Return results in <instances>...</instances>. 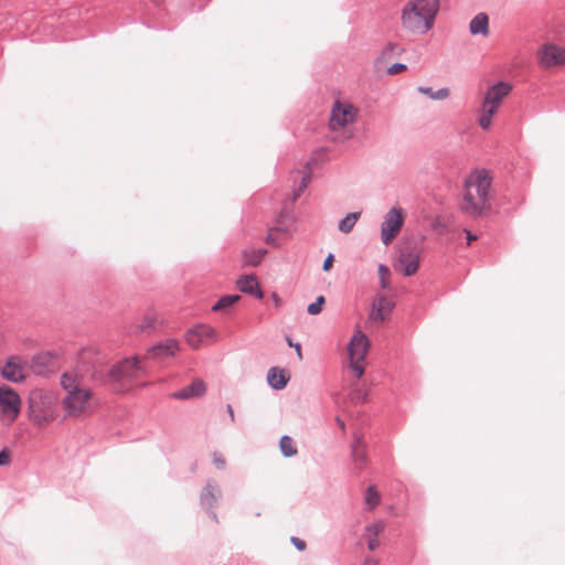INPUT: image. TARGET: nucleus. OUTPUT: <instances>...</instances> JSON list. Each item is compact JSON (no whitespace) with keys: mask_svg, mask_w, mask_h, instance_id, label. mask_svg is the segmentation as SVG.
Here are the masks:
<instances>
[{"mask_svg":"<svg viewBox=\"0 0 565 565\" xmlns=\"http://www.w3.org/2000/svg\"><path fill=\"white\" fill-rule=\"evenodd\" d=\"M491 185L492 175L488 170H472L463 181L459 211L472 218L489 214L492 207Z\"/></svg>","mask_w":565,"mask_h":565,"instance_id":"obj_1","label":"nucleus"},{"mask_svg":"<svg viewBox=\"0 0 565 565\" xmlns=\"http://www.w3.org/2000/svg\"><path fill=\"white\" fill-rule=\"evenodd\" d=\"M439 7V0L406 1L401 10L402 28L412 34L427 33L434 26Z\"/></svg>","mask_w":565,"mask_h":565,"instance_id":"obj_2","label":"nucleus"},{"mask_svg":"<svg viewBox=\"0 0 565 565\" xmlns=\"http://www.w3.org/2000/svg\"><path fill=\"white\" fill-rule=\"evenodd\" d=\"M61 385L66 392L62 401L65 412L70 416L75 417L87 412L90 404L92 392L84 384L83 376L77 371L65 372L61 376Z\"/></svg>","mask_w":565,"mask_h":565,"instance_id":"obj_3","label":"nucleus"},{"mask_svg":"<svg viewBox=\"0 0 565 565\" xmlns=\"http://www.w3.org/2000/svg\"><path fill=\"white\" fill-rule=\"evenodd\" d=\"M57 395L49 390L34 388L28 397L26 415L32 426L43 429L57 417Z\"/></svg>","mask_w":565,"mask_h":565,"instance_id":"obj_4","label":"nucleus"},{"mask_svg":"<svg viewBox=\"0 0 565 565\" xmlns=\"http://www.w3.org/2000/svg\"><path fill=\"white\" fill-rule=\"evenodd\" d=\"M358 109L349 102L337 100L331 109L329 128L334 134L333 139L345 141L352 137L349 127L354 122Z\"/></svg>","mask_w":565,"mask_h":565,"instance_id":"obj_5","label":"nucleus"},{"mask_svg":"<svg viewBox=\"0 0 565 565\" xmlns=\"http://www.w3.org/2000/svg\"><path fill=\"white\" fill-rule=\"evenodd\" d=\"M142 372L139 358L125 359L115 364L109 373V381L114 383L118 391L126 392L132 387V383Z\"/></svg>","mask_w":565,"mask_h":565,"instance_id":"obj_6","label":"nucleus"},{"mask_svg":"<svg viewBox=\"0 0 565 565\" xmlns=\"http://www.w3.org/2000/svg\"><path fill=\"white\" fill-rule=\"evenodd\" d=\"M369 349V338L361 330H356L348 345L350 367L354 372L356 379L362 377L364 374V360Z\"/></svg>","mask_w":565,"mask_h":565,"instance_id":"obj_7","label":"nucleus"},{"mask_svg":"<svg viewBox=\"0 0 565 565\" xmlns=\"http://www.w3.org/2000/svg\"><path fill=\"white\" fill-rule=\"evenodd\" d=\"M22 401L15 390L8 385L0 386V422L12 425L20 415Z\"/></svg>","mask_w":565,"mask_h":565,"instance_id":"obj_8","label":"nucleus"},{"mask_svg":"<svg viewBox=\"0 0 565 565\" xmlns=\"http://www.w3.org/2000/svg\"><path fill=\"white\" fill-rule=\"evenodd\" d=\"M419 263L420 248L416 244L407 242L401 246L394 268L405 276H412L417 273Z\"/></svg>","mask_w":565,"mask_h":565,"instance_id":"obj_9","label":"nucleus"},{"mask_svg":"<svg viewBox=\"0 0 565 565\" xmlns=\"http://www.w3.org/2000/svg\"><path fill=\"white\" fill-rule=\"evenodd\" d=\"M405 221V212L402 207H392L385 215L381 227V238L388 245L398 235Z\"/></svg>","mask_w":565,"mask_h":565,"instance_id":"obj_10","label":"nucleus"},{"mask_svg":"<svg viewBox=\"0 0 565 565\" xmlns=\"http://www.w3.org/2000/svg\"><path fill=\"white\" fill-rule=\"evenodd\" d=\"M185 340L192 349L196 350L203 344L216 342L218 340V335L214 328L205 324H199L188 331Z\"/></svg>","mask_w":565,"mask_h":565,"instance_id":"obj_11","label":"nucleus"},{"mask_svg":"<svg viewBox=\"0 0 565 565\" xmlns=\"http://www.w3.org/2000/svg\"><path fill=\"white\" fill-rule=\"evenodd\" d=\"M537 58L543 68L562 66L565 64V49L554 44H544L537 53Z\"/></svg>","mask_w":565,"mask_h":565,"instance_id":"obj_12","label":"nucleus"},{"mask_svg":"<svg viewBox=\"0 0 565 565\" xmlns=\"http://www.w3.org/2000/svg\"><path fill=\"white\" fill-rule=\"evenodd\" d=\"M1 374L10 382L19 383L24 381L28 374L26 360L19 355H11L3 365Z\"/></svg>","mask_w":565,"mask_h":565,"instance_id":"obj_13","label":"nucleus"},{"mask_svg":"<svg viewBox=\"0 0 565 565\" xmlns=\"http://www.w3.org/2000/svg\"><path fill=\"white\" fill-rule=\"evenodd\" d=\"M494 114V84L488 83L487 90L483 95L479 114V125L482 129H490L492 124V115Z\"/></svg>","mask_w":565,"mask_h":565,"instance_id":"obj_14","label":"nucleus"},{"mask_svg":"<svg viewBox=\"0 0 565 565\" xmlns=\"http://www.w3.org/2000/svg\"><path fill=\"white\" fill-rule=\"evenodd\" d=\"M394 305L383 295H377L372 303L369 319L375 322L384 321L391 313Z\"/></svg>","mask_w":565,"mask_h":565,"instance_id":"obj_15","label":"nucleus"},{"mask_svg":"<svg viewBox=\"0 0 565 565\" xmlns=\"http://www.w3.org/2000/svg\"><path fill=\"white\" fill-rule=\"evenodd\" d=\"M237 287L242 292L253 295L258 299L264 297L257 277L255 275H244L237 279Z\"/></svg>","mask_w":565,"mask_h":565,"instance_id":"obj_16","label":"nucleus"},{"mask_svg":"<svg viewBox=\"0 0 565 565\" xmlns=\"http://www.w3.org/2000/svg\"><path fill=\"white\" fill-rule=\"evenodd\" d=\"M469 31L472 35L488 36L490 34V19L486 13H478L469 24Z\"/></svg>","mask_w":565,"mask_h":565,"instance_id":"obj_17","label":"nucleus"},{"mask_svg":"<svg viewBox=\"0 0 565 565\" xmlns=\"http://www.w3.org/2000/svg\"><path fill=\"white\" fill-rule=\"evenodd\" d=\"M289 381V374L286 370L270 367L267 373V382L275 390H282Z\"/></svg>","mask_w":565,"mask_h":565,"instance_id":"obj_18","label":"nucleus"},{"mask_svg":"<svg viewBox=\"0 0 565 565\" xmlns=\"http://www.w3.org/2000/svg\"><path fill=\"white\" fill-rule=\"evenodd\" d=\"M179 351V343L174 339L167 341L151 348L149 354L154 358L172 356Z\"/></svg>","mask_w":565,"mask_h":565,"instance_id":"obj_19","label":"nucleus"},{"mask_svg":"<svg viewBox=\"0 0 565 565\" xmlns=\"http://www.w3.org/2000/svg\"><path fill=\"white\" fill-rule=\"evenodd\" d=\"M205 393V384L201 380L193 381L189 386L175 392L174 398H192L202 396Z\"/></svg>","mask_w":565,"mask_h":565,"instance_id":"obj_20","label":"nucleus"},{"mask_svg":"<svg viewBox=\"0 0 565 565\" xmlns=\"http://www.w3.org/2000/svg\"><path fill=\"white\" fill-rule=\"evenodd\" d=\"M266 253V249L262 248L245 249L243 252L244 264L253 267L258 266Z\"/></svg>","mask_w":565,"mask_h":565,"instance_id":"obj_21","label":"nucleus"},{"mask_svg":"<svg viewBox=\"0 0 565 565\" xmlns=\"http://www.w3.org/2000/svg\"><path fill=\"white\" fill-rule=\"evenodd\" d=\"M397 50V45L394 43H388L380 53L374 62V66L376 70H381L390 58L393 57L395 51Z\"/></svg>","mask_w":565,"mask_h":565,"instance_id":"obj_22","label":"nucleus"},{"mask_svg":"<svg viewBox=\"0 0 565 565\" xmlns=\"http://www.w3.org/2000/svg\"><path fill=\"white\" fill-rule=\"evenodd\" d=\"M220 495H221V490H220L218 486L215 482H213V483L210 482L204 488L201 498L204 503L212 505Z\"/></svg>","mask_w":565,"mask_h":565,"instance_id":"obj_23","label":"nucleus"},{"mask_svg":"<svg viewBox=\"0 0 565 565\" xmlns=\"http://www.w3.org/2000/svg\"><path fill=\"white\" fill-rule=\"evenodd\" d=\"M352 456H353L354 461L356 463H359L360 467H362L366 461V452H365L364 444L358 437L355 438L354 444L352 446Z\"/></svg>","mask_w":565,"mask_h":565,"instance_id":"obj_24","label":"nucleus"},{"mask_svg":"<svg viewBox=\"0 0 565 565\" xmlns=\"http://www.w3.org/2000/svg\"><path fill=\"white\" fill-rule=\"evenodd\" d=\"M418 92L420 94L428 96L429 98H431L434 100H443L450 96V90H449V88H446V87L440 88L438 90H434L430 87H418Z\"/></svg>","mask_w":565,"mask_h":565,"instance_id":"obj_25","label":"nucleus"},{"mask_svg":"<svg viewBox=\"0 0 565 565\" xmlns=\"http://www.w3.org/2000/svg\"><path fill=\"white\" fill-rule=\"evenodd\" d=\"M360 216V212L349 213L344 218H342L339 222V231H341L342 233H350L354 225L356 224Z\"/></svg>","mask_w":565,"mask_h":565,"instance_id":"obj_26","label":"nucleus"},{"mask_svg":"<svg viewBox=\"0 0 565 565\" xmlns=\"http://www.w3.org/2000/svg\"><path fill=\"white\" fill-rule=\"evenodd\" d=\"M279 447L284 456H296L298 450L295 440L289 436H282L279 441Z\"/></svg>","mask_w":565,"mask_h":565,"instance_id":"obj_27","label":"nucleus"},{"mask_svg":"<svg viewBox=\"0 0 565 565\" xmlns=\"http://www.w3.org/2000/svg\"><path fill=\"white\" fill-rule=\"evenodd\" d=\"M241 299L239 295H227L218 299V301L212 307L213 311L225 310L235 305Z\"/></svg>","mask_w":565,"mask_h":565,"instance_id":"obj_28","label":"nucleus"},{"mask_svg":"<svg viewBox=\"0 0 565 565\" xmlns=\"http://www.w3.org/2000/svg\"><path fill=\"white\" fill-rule=\"evenodd\" d=\"M157 322V317L153 313L143 316L138 324L136 326V329L138 332L145 333L149 332L154 328V324Z\"/></svg>","mask_w":565,"mask_h":565,"instance_id":"obj_29","label":"nucleus"},{"mask_svg":"<svg viewBox=\"0 0 565 565\" xmlns=\"http://www.w3.org/2000/svg\"><path fill=\"white\" fill-rule=\"evenodd\" d=\"M364 501L369 509H374L375 507L379 505L381 497L375 487L371 486L367 488Z\"/></svg>","mask_w":565,"mask_h":565,"instance_id":"obj_30","label":"nucleus"},{"mask_svg":"<svg viewBox=\"0 0 565 565\" xmlns=\"http://www.w3.org/2000/svg\"><path fill=\"white\" fill-rule=\"evenodd\" d=\"M390 269L385 265L379 266V276L382 288H390Z\"/></svg>","mask_w":565,"mask_h":565,"instance_id":"obj_31","label":"nucleus"},{"mask_svg":"<svg viewBox=\"0 0 565 565\" xmlns=\"http://www.w3.org/2000/svg\"><path fill=\"white\" fill-rule=\"evenodd\" d=\"M324 297L323 296H319L316 300V302L313 303H310L307 308V311L309 315H312V316H316L318 313H320L322 311V307L324 305Z\"/></svg>","mask_w":565,"mask_h":565,"instance_id":"obj_32","label":"nucleus"},{"mask_svg":"<svg viewBox=\"0 0 565 565\" xmlns=\"http://www.w3.org/2000/svg\"><path fill=\"white\" fill-rule=\"evenodd\" d=\"M385 524L383 521H376L366 527L369 536L377 537L380 533L384 531Z\"/></svg>","mask_w":565,"mask_h":565,"instance_id":"obj_33","label":"nucleus"},{"mask_svg":"<svg viewBox=\"0 0 565 565\" xmlns=\"http://www.w3.org/2000/svg\"><path fill=\"white\" fill-rule=\"evenodd\" d=\"M512 89V85L504 82L497 83V103L499 99L509 95Z\"/></svg>","mask_w":565,"mask_h":565,"instance_id":"obj_34","label":"nucleus"},{"mask_svg":"<svg viewBox=\"0 0 565 565\" xmlns=\"http://www.w3.org/2000/svg\"><path fill=\"white\" fill-rule=\"evenodd\" d=\"M12 454L8 448L0 451V466H9L11 463Z\"/></svg>","mask_w":565,"mask_h":565,"instance_id":"obj_35","label":"nucleus"},{"mask_svg":"<svg viewBox=\"0 0 565 565\" xmlns=\"http://www.w3.org/2000/svg\"><path fill=\"white\" fill-rule=\"evenodd\" d=\"M406 70V65L402 63H394L387 68V74L395 75L404 72Z\"/></svg>","mask_w":565,"mask_h":565,"instance_id":"obj_36","label":"nucleus"},{"mask_svg":"<svg viewBox=\"0 0 565 565\" xmlns=\"http://www.w3.org/2000/svg\"><path fill=\"white\" fill-rule=\"evenodd\" d=\"M213 462L218 468L222 469L225 467V459L222 457L221 454H213Z\"/></svg>","mask_w":565,"mask_h":565,"instance_id":"obj_37","label":"nucleus"},{"mask_svg":"<svg viewBox=\"0 0 565 565\" xmlns=\"http://www.w3.org/2000/svg\"><path fill=\"white\" fill-rule=\"evenodd\" d=\"M334 257L332 254H329L323 262L322 269L324 271H329L333 266Z\"/></svg>","mask_w":565,"mask_h":565,"instance_id":"obj_38","label":"nucleus"},{"mask_svg":"<svg viewBox=\"0 0 565 565\" xmlns=\"http://www.w3.org/2000/svg\"><path fill=\"white\" fill-rule=\"evenodd\" d=\"M310 180H311L310 174H306L302 177L299 189H298L299 192H302L308 186V184L310 183Z\"/></svg>","mask_w":565,"mask_h":565,"instance_id":"obj_39","label":"nucleus"},{"mask_svg":"<svg viewBox=\"0 0 565 565\" xmlns=\"http://www.w3.org/2000/svg\"><path fill=\"white\" fill-rule=\"evenodd\" d=\"M291 542L299 551H303L306 548L305 541L300 540L299 537H291Z\"/></svg>","mask_w":565,"mask_h":565,"instance_id":"obj_40","label":"nucleus"},{"mask_svg":"<svg viewBox=\"0 0 565 565\" xmlns=\"http://www.w3.org/2000/svg\"><path fill=\"white\" fill-rule=\"evenodd\" d=\"M367 546L371 551H374L379 546L377 537L369 536Z\"/></svg>","mask_w":565,"mask_h":565,"instance_id":"obj_41","label":"nucleus"},{"mask_svg":"<svg viewBox=\"0 0 565 565\" xmlns=\"http://www.w3.org/2000/svg\"><path fill=\"white\" fill-rule=\"evenodd\" d=\"M294 348L297 352L298 358L301 360L302 359L301 345L299 343H295Z\"/></svg>","mask_w":565,"mask_h":565,"instance_id":"obj_42","label":"nucleus"},{"mask_svg":"<svg viewBox=\"0 0 565 565\" xmlns=\"http://www.w3.org/2000/svg\"><path fill=\"white\" fill-rule=\"evenodd\" d=\"M477 239V236L471 234L470 232H467V241H468V245H470L473 241Z\"/></svg>","mask_w":565,"mask_h":565,"instance_id":"obj_43","label":"nucleus"},{"mask_svg":"<svg viewBox=\"0 0 565 565\" xmlns=\"http://www.w3.org/2000/svg\"><path fill=\"white\" fill-rule=\"evenodd\" d=\"M273 298H274L276 307H279L280 302H281L280 298L277 295H273Z\"/></svg>","mask_w":565,"mask_h":565,"instance_id":"obj_44","label":"nucleus"},{"mask_svg":"<svg viewBox=\"0 0 565 565\" xmlns=\"http://www.w3.org/2000/svg\"><path fill=\"white\" fill-rule=\"evenodd\" d=\"M337 422H338L340 428L344 429V423L341 419H339V418L337 419Z\"/></svg>","mask_w":565,"mask_h":565,"instance_id":"obj_45","label":"nucleus"},{"mask_svg":"<svg viewBox=\"0 0 565 565\" xmlns=\"http://www.w3.org/2000/svg\"><path fill=\"white\" fill-rule=\"evenodd\" d=\"M228 414H231V416L233 417V409L230 405H228Z\"/></svg>","mask_w":565,"mask_h":565,"instance_id":"obj_46","label":"nucleus"},{"mask_svg":"<svg viewBox=\"0 0 565 565\" xmlns=\"http://www.w3.org/2000/svg\"><path fill=\"white\" fill-rule=\"evenodd\" d=\"M366 565H375V563L372 561H369V562H366Z\"/></svg>","mask_w":565,"mask_h":565,"instance_id":"obj_47","label":"nucleus"},{"mask_svg":"<svg viewBox=\"0 0 565 565\" xmlns=\"http://www.w3.org/2000/svg\"><path fill=\"white\" fill-rule=\"evenodd\" d=\"M288 344H289L290 347H294V345H295V344L291 342V340H289V339H288Z\"/></svg>","mask_w":565,"mask_h":565,"instance_id":"obj_48","label":"nucleus"}]
</instances>
